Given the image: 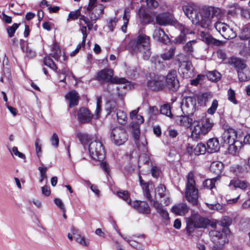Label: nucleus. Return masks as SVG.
I'll use <instances>...</instances> for the list:
<instances>
[{"label": "nucleus", "mask_w": 250, "mask_h": 250, "mask_svg": "<svg viewBox=\"0 0 250 250\" xmlns=\"http://www.w3.org/2000/svg\"><path fill=\"white\" fill-rule=\"evenodd\" d=\"M185 15L191 20L193 24L198 25L204 28H209L211 24L212 19L220 16V9L214 7H208L202 9L200 15L195 6L187 4L183 6Z\"/></svg>", "instance_id": "obj_1"}, {"label": "nucleus", "mask_w": 250, "mask_h": 250, "mask_svg": "<svg viewBox=\"0 0 250 250\" xmlns=\"http://www.w3.org/2000/svg\"><path fill=\"white\" fill-rule=\"evenodd\" d=\"M150 38L144 34H139L136 38L130 41L128 50L132 55L142 54L145 60H148L151 54L149 44Z\"/></svg>", "instance_id": "obj_2"}, {"label": "nucleus", "mask_w": 250, "mask_h": 250, "mask_svg": "<svg viewBox=\"0 0 250 250\" xmlns=\"http://www.w3.org/2000/svg\"><path fill=\"white\" fill-rule=\"evenodd\" d=\"M213 125V123L204 114L201 117L197 118L193 121L190 128L192 137L197 139L201 136L206 135L211 129Z\"/></svg>", "instance_id": "obj_3"}, {"label": "nucleus", "mask_w": 250, "mask_h": 250, "mask_svg": "<svg viewBox=\"0 0 250 250\" xmlns=\"http://www.w3.org/2000/svg\"><path fill=\"white\" fill-rule=\"evenodd\" d=\"M88 150L92 159L101 161V167L108 174L110 172L109 166L106 162L103 161L104 158L105 151L102 143L97 141L90 142L88 146Z\"/></svg>", "instance_id": "obj_4"}, {"label": "nucleus", "mask_w": 250, "mask_h": 250, "mask_svg": "<svg viewBox=\"0 0 250 250\" xmlns=\"http://www.w3.org/2000/svg\"><path fill=\"white\" fill-rule=\"evenodd\" d=\"M113 71L111 69L105 68L99 71L97 74V79L99 81L118 83L121 85L117 86V89H125L128 85V81L124 78L113 77Z\"/></svg>", "instance_id": "obj_5"}, {"label": "nucleus", "mask_w": 250, "mask_h": 250, "mask_svg": "<svg viewBox=\"0 0 250 250\" xmlns=\"http://www.w3.org/2000/svg\"><path fill=\"white\" fill-rule=\"evenodd\" d=\"M198 190L195 187L193 174L189 173L187 177L185 196L187 200L193 205L198 204Z\"/></svg>", "instance_id": "obj_6"}, {"label": "nucleus", "mask_w": 250, "mask_h": 250, "mask_svg": "<svg viewBox=\"0 0 250 250\" xmlns=\"http://www.w3.org/2000/svg\"><path fill=\"white\" fill-rule=\"evenodd\" d=\"M209 224V221L199 214L193 215L187 225L186 229L188 234L193 231V228H205Z\"/></svg>", "instance_id": "obj_7"}, {"label": "nucleus", "mask_w": 250, "mask_h": 250, "mask_svg": "<svg viewBox=\"0 0 250 250\" xmlns=\"http://www.w3.org/2000/svg\"><path fill=\"white\" fill-rule=\"evenodd\" d=\"M110 138L115 145L121 146L128 140V134L125 128L122 127H116L112 129Z\"/></svg>", "instance_id": "obj_8"}, {"label": "nucleus", "mask_w": 250, "mask_h": 250, "mask_svg": "<svg viewBox=\"0 0 250 250\" xmlns=\"http://www.w3.org/2000/svg\"><path fill=\"white\" fill-rule=\"evenodd\" d=\"M197 99L195 97H187L184 98L181 105L183 113L192 115L196 109Z\"/></svg>", "instance_id": "obj_9"}, {"label": "nucleus", "mask_w": 250, "mask_h": 250, "mask_svg": "<svg viewBox=\"0 0 250 250\" xmlns=\"http://www.w3.org/2000/svg\"><path fill=\"white\" fill-rule=\"evenodd\" d=\"M214 27L222 36L226 39H233L236 36V34L233 29L224 22H217L215 24Z\"/></svg>", "instance_id": "obj_10"}, {"label": "nucleus", "mask_w": 250, "mask_h": 250, "mask_svg": "<svg viewBox=\"0 0 250 250\" xmlns=\"http://www.w3.org/2000/svg\"><path fill=\"white\" fill-rule=\"evenodd\" d=\"M97 0H89L87 10L89 12V16L91 21H96L104 11L101 4L96 5Z\"/></svg>", "instance_id": "obj_11"}, {"label": "nucleus", "mask_w": 250, "mask_h": 250, "mask_svg": "<svg viewBox=\"0 0 250 250\" xmlns=\"http://www.w3.org/2000/svg\"><path fill=\"white\" fill-rule=\"evenodd\" d=\"M166 85L169 89L173 91H177L179 88L180 84L175 70L172 69L167 73L166 77Z\"/></svg>", "instance_id": "obj_12"}, {"label": "nucleus", "mask_w": 250, "mask_h": 250, "mask_svg": "<svg viewBox=\"0 0 250 250\" xmlns=\"http://www.w3.org/2000/svg\"><path fill=\"white\" fill-rule=\"evenodd\" d=\"M221 138L223 143L227 145L234 143L236 140H238L236 130L231 128L225 130L222 135Z\"/></svg>", "instance_id": "obj_13"}, {"label": "nucleus", "mask_w": 250, "mask_h": 250, "mask_svg": "<svg viewBox=\"0 0 250 250\" xmlns=\"http://www.w3.org/2000/svg\"><path fill=\"white\" fill-rule=\"evenodd\" d=\"M77 117L81 124H87L90 122L93 115L87 108L82 107L78 111Z\"/></svg>", "instance_id": "obj_14"}, {"label": "nucleus", "mask_w": 250, "mask_h": 250, "mask_svg": "<svg viewBox=\"0 0 250 250\" xmlns=\"http://www.w3.org/2000/svg\"><path fill=\"white\" fill-rule=\"evenodd\" d=\"M50 56L57 62H63L66 60V56L64 53L62 54V51L59 45L56 43L53 44L51 53L50 54Z\"/></svg>", "instance_id": "obj_15"}, {"label": "nucleus", "mask_w": 250, "mask_h": 250, "mask_svg": "<svg viewBox=\"0 0 250 250\" xmlns=\"http://www.w3.org/2000/svg\"><path fill=\"white\" fill-rule=\"evenodd\" d=\"M153 38L161 42L167 43L169 42V39L164 30L159 27H156L153 31Z\"/></svg>", "instance_id": "obj_16"}, {"label": "nucleus", "mask_w": 250, "mask_h": 250, "mask_svg": "<svg viewBox=\"0 0 250 250\" xmlns=\"http://www.w3.org/2000/svg\"><path fill=\"white\" fill-rule=\"evenodd\" d=\"M148 87L153 91H159L164 86L163 82L160 77H155L147 82Z\"/></svg>", "instance_id": "obj_17"}, {"label": "nucleus", "mask_w": 250, "mask_h": 250, "mask_svg": "<svg viewBox=\"0 0 250 250\" xmlns=\"http://www.w3.org/2000/svg\"><path fill=\"white\" fill-rule=\"evenodd\" d=\"M138 14L140 22L143 24H149L153 21L154 16L147 13L146 10L143 8L139 9Z\"/></svg>", "instance_id": "obj_18"}, {"label": "nucleus", "mask_w": 250, "mask_h": 250, "mask_svg": "<svg viewBox=\"0 0 250 250\" xmlns=\"http://www.w3.org/2000/svg\"><path fill=\"white\" fill-rule=\"evenodd\" d=\"M249 185L248 182L246 181L238 179H233L230 181L228 187L230 189H234L239 188L242 190H245L248 187Z\"/></svg>", "instance_id": "obj_19"}, {"label": "nucleus", "mask_w": 250, "mask_h": 250, "mask_svg": "<svg viewBox=\"0 0 250 250\" xmlns=\"http://www.w3.org/2000/svg\"><path fill=\"white\" fill-rule=\"evenodd\" d=\"M185 115H181L176 116L175 117V122L179 125L184 126L186 128L190 127L191 128L192 124L193 123V119L188 115L184 114Z\"/></svg>", "instance_id": "obj_20"}, {"label": "nucleus", "mask_w": 250, "mask_h": 250, "mask_svg": "<svg viewBox=\"0 0 250 250\" xmlns=\"http://www.w3.org/2000/svg\"><path fill=\"white\" fill-rule=\"evenodd\" d=\"M133 207L141 213L149 214L150 208L146 202L136 201L133 202Z\"/></svg>", "instance_id": "obj_21"}, {"label": "nucleus", "mask_w": 250, "mask_h": 250, "mask_svg": "<svg viewBox=\"0 0 250 250\" xmlns=\"http://www.w3.org/2000/svg\"><path fill=\"white\" fill-rule=\"evenodd\" d=\"M201 40L208 44H213L216 46H220L223 43L221 41L213 38L209 34L201 32L200 33Z\"/></svg>", "instance_id": "obj_22"}, {"label": "nucleus", "mask_w": 250, "mask_h": 250, "mask_svg": "<svg viewBox=\"0 0 250 250\" xmlns=\"http://www.w3.org/2000/svg\"><path fill=\"white\" fill-rule=\"evenodd\" d=\"M157 23L161 25H166L172 21V16L168 13H163L158 14L156 17Z\"/></svg>", "instance_id": "obj_23"}, {"label": "nucleus", "mask_w": 250, "mask_h": 250, "mask_svg": "<svg viewBox=\"0 0 250 250\" xmlns=\"http://www.w3.org/2000/svg\"><path fill=\"white\" fill-rule=\"evenodd\" d=\"M207 151L212 153L217 152L220 149V144L217 138L209 139L207 143Z\"/></svg>", "instance_id": "obj_24"}, {"label": "nucleus", "mask_w": 250, "mask_h": 250, "mask_svg": "<svg viewBox=\"0 0 250 250\" xmlns=\"http://www.w3.org/2000/svg\"><path fill=\"white\" fill-rule=\"evenodd\" d=\"M65 99L69 102V107L71 108L78 104L79 96L76 91H71L65 96Z\"/></svg>", "instance_id": "obj_25"}, {"label": "nucleus", "mask_w": 250, "mask_h": 250, "mask_svg": "<svg viewBox=\"0 0 250 250\" xmlns=\"http://www.w3.org/2000/svg\"><path fill=\"white\" fill-rule=\"evenodd\" d=\"M171 211L176 215H183L188 212V208L186 204L180 203L173 206Z\"/></svg>", "instance_id": "obj_26"}, {"label": "nucleus", "mask_w": 250, "mask_h": 250, "mask_svg": "<svg viewBox=\"0 0 250 250\" xmlns=\"http://www.w3.org/2000/svg\"><path fill=\"white\" fill-rule=\"evenodd\" d=\"M153 206L160 216L165 219L169 218L168 213L165 208L157 201H153Z\"/></svg>", "instance_id": "obj_27"}, {"label": "nucleus", "mask_w": 250, "mask_h": 250, "mask_svg": "<svg viewBox=\"0 0 250 250\" xmlns=\"http://www.w3.org/2000/svg\"><path fill=\"white\" fill-rule=\"evenodd\" d=\"M224 165L222 163L219 161L213 162L210 166V170L211 172L219 177L220 179V174L223 169Z\"/></svg>", "instance_id": "obj_28"}, {"label": "nucleus", "mask_w": 250, "mask_h": 250, "mask_svg": "<svg viewBox=\"0 0 250 250\" xmlns=\"http://www.w3.org/2000/svg\"><path fill=\"white\" fill-rule=\"evenodd\" d=\"M209 234L214 245L221 246L223 245V243L220 241L223 235L222 232L216 230H212L209 231Z\"/></svg>", "instance_id": "obj_29"}, {"label": "nucleus", "mask_w": 250, "mask_h": 250, "mask_svg": "<svg viewBox=\"0 0 250 250\" xmlns=\"http://www.w3.org/2000/svg\"><path fill=\"white\" fill-rule=\"evenodd\" d=\"M229 62L237 69V73L238 72V70H241L247 66L242 60L235 57L231 58L229 60Z\"/></svg>", "instance_id": "obj_30"}, {"label": "nucleus", "mask_w": 250, "mask_h": 250, "mask_svg": "<svg viewBox=\"0 0 250 250\" xmlns=\"http://www.w3.org/2000/svg\"><path fill=\"white\" fill-rule=\"evenodd\" d=\"M228 145H229L228 151L229 153L234 155L238 152L240 148H241L242 146V142L238 140L234 142V143H230Z\"/></svg>", "instance_id": "obj_31"}, {"label": "nucleus", "mask_w": 250, "mask_h": 250, "mask_svg": "<svg viewBox=\"0 0 250 250\" xmlns=\"http://www.w3.org/2000/svg\"><path fill=\"white\" fill-rule=\"evenodd\" d=\"M237 74L240 82H246L250 79V69L247 66L241 70H238Z\"/></svg>", "instance_id": "obj_32"}, {"label": "nucleus", "mask_w": 250, "mask_h": 250, "mask_svg": "<svg viewBox=\"0 0 250 250\" xmlns=\"http://www.w3.org/2000/svg\"><path fill=\"white\" fill-rule=\"evenodd\" d=\"M212 95L209 92H206L198 96L197 100L201 106L206 105L212 99Z\"/></svg>", "instance_id": "obj_33"}, {"label": "nucleus", "mask_w": 250, "mask_h": 250, "mask_svg": "<svg viewBox=\"0 0 250 250\" xmlns=\"http://www.w3.org/2000/svg\"><path fill=\"white\" fill-rule=\"evenodd\" d=\"M239 37L241 40L250 39V24H246L242 28Z\"/></svg>", "instance_id": "obj_34"}, {"label": "nucleus", "mask_w": 250, "mask_h": 250, "mask_svg": "<svg viewBox=\"0 0 250 250\" xmlns=\"http://www.w3.org/2000/svg\"><path fill=\"white\" fill-rule=\"evenodd\" d=\"M131 132L133 137L135 141V143L138 146L139 148H141V146L139 145V140L140 134V131L138 125H131Z\"/></svg>", "instance_id": "obj_35"}, {"label": "nucleus", "mask_w": 250, "mask_h": 250, "mask_svg": "<svg viewBox=\"0 0 250 250\" xmlns=\"http://www.w3.org/2000/svg\"><path fill=\"white\" fill-rule=\"evenodd\" d=\"M117 104L114 101H110L106 104V110L107 112V114H111L113 116L114 114L117 111Z\"/></svg>", "instance_id": "obj_36"}, {"label": "nucleus", "mask_w": 250, "mask_h": 250, "mask_svg": "<svg viewBox=\"0 0 250 250\" xmlns=\"http://www.w3.org/2000/svg\"><path fill=\"white\" fill-rule=\"evenodd\" d=\"M77 136L83 145L90 143L93 139L91 136L84 133H79Z\"/></svg>", "instance_id": "obj_37"}, {"label": "nucleus", "mask_w": 250, "mask_h": 250, "mask_svg": "<svg viewBox=\"0 0 250 250\" xmlns=\"http://www.w3.org/2000/svg\"><path fill=\"white\" fill-rule=\"evenodd\" d=\"M178 61L179 67L181 69H184V71H183V73H188V71L191 70L192 65L190 62L188 61L182 62L180 58L179 59Z\"/></svg>", "instance_id": "obj_38"}, {"label": "nucleus", "mask_w": 250, "mask_h": 250, "mask_svg": "<svg viewBox=\"0 0 250 250\" xmlns=\"http://www.w3.org/2000/svg\"><path fill=\"white\" fill-rule=\"evenodd\" d=\"M219 177L216 176L215 177L211 178V179H208L204 181L203 183V185L205 187L207 188L212 189L214 188H215V183L217 181L219 180Z\"/></svg>", "instance_id": "obj_39"}, {"label": "nucleus", "mask_w": 250, "mask_h": 250, "mask_svg": "<svg viewBox=\"0 0 250 250\" xmlns=\"http://www.w3.org/2000/svg\"><path fill=\"white\" fill-rule=\"evenodd\" d=\"M118 122L121 125H125L127 122V116L126 113L121 110H118L115 113Z\"/></svg>", "instance_id": "obj_40"}, {"label": "nucleus", "mask_w": 250, "mask_h": 250, "mask_svg": "<svg viewBox=\"0 0 250 250\" xmlns=\"http://www.w3.org/2000/svg\"><path fill=\"white\" fill-rule=\"evenodd\" d=\"M207 151V147L203 143H199L194 148L193 153L195 155L204 154Z\"/></svg>", "instance_id": "obj_41"}, {"label": "nucleus", "mask_w": 250, "mask_h": 250, "mask_svg": "<svg viewBox=\"0 0 250 250\" xmlns=\"http://www.w3.org/2000/svg\"><path fill=\"white\" fill-rule=\"evenodd\" d=\"M241 56L245 57H250V39L247 42H245L243 48L240 51Z\"/></svg>", "instance_id": "obj_42"}, {"label": "nucleus", "mask_w": 250, "mask_h": 250, "mask_svg": "<svg viewBox=\"0 0 250 250\" xmlns=\"http://www.w3.org/2000/svg\"><path fill=\"white\" fill-rule=\"evenodd\" d=\"M207 76L210 81H218L221 78V74L217 71H213L209 72L207 74Z\"/></svg>", "instance_id": "obj_43"}, {"label": "nucleus", "mask_w": 250, "mask_h": 250, "mask_svg": "<svg viewBox=\"0 0 250 250\" xmlns=\"http://www.w3.org/2000/svg\"><path fill=\"white\" fill-rule=\"evenodd\" d=\"M196 42L195 40L188 42L184 46L185 51L188 54H192L194 51V45Z\"/></svg>", "instance_id": "obj_44"}, {"label": "nucleus", "mask_w": 250, "mask_h": 250, "mask_svg": "<svg viewBox=\"0 0 250 250\" xmlns=\"http://www.w3.org/2000/svg\"><path fill=\"white\" fill-rule=\"evenodd\" d=\"M155 192L157 193L161 198H163L167 196L168 194V191L166 190V187L162 184H160L155 189Z\"/></svg>", "instance_id": "obj_45"}, {"label": "nucleus", "mask_w": 250, "mask_h": 250, "mask_svg": "<svg viewBox=\"0 0 250 250\" xmlns=\"http://www.w3.org/2000/svg\"><path fill=\"white\" fill-rule=\"evenodd\" d=\"M230 170L235 175L240 176L244 172L245 168L242 166L237 165L231 166Z\"/></svg>", "instance_id": "obj_46"}, {"label": "nucleus", "mask_w": 250, "mask_h": 250, "mask_svg": "<svg viewBox=\"0 0 250 250\" xmlns=\"http://www.w3.org/2000/svg\"><path fill=\"white\" fill-rule=\"evenodd\" d=\"M44 64L54 71H56L57 67L53 61L49 57H45L43 59Z\"/></svg>", "instance_id": "obj_47"}, {"label": "nucleus", "mask_w": 250, "mask_h": 250, "mask_svg": "<svg viewBox=\"0 0 250 250\" xmlns=\"http://www.w3.org/2000/svg\"><path fill=\"white\" fill-rule=\"evenodd\" d=\"M76 230H73V235L76 242L80 244L81 245L84 246L88 245V244L86 242L84 237H82L80 234H76Z\"/></svg>", "instance_id": "obj_48"}, {"label": "nucleus", "mask_w": 250, "mask_h": 250, "mask_svg": "<svg viewBox=\"0 0 250 250\" xmlns=\"http://www.w3.org/2000/svg\"><path fill=\"white\" fill-rule=\"evenodd\" d=\"M160 112L161 114L165 115L171 118L172 117L170 105L168 104H164L161 107Z\"/></svg>", "instance_id": "obj_49"}, {"label": "nucleus", "mask_w": 250, "mask_h": 250, "mask_svg": "<svg viewBox=\"0 0 250 250\" xmlns=\"http://www.w3.org/2000/svg\"><path fill=\"white\" fill-rule=\"evenodd\" d=\"M191 33H192V32L190 31L188 27H183L181 31L180 35L177 39H176V42L179 43L182 42L184 40H185L184 38L186 34Z\"/></svg>", "instance_id": "obj_50"}, {"label": "nucleus", "mask_w": 250, "mask_h": 250, "mask_svg": "<svg viewBox=\"0 0 250 250\" xmlns=\"http://www.w3.org/2000/svg\"><path fill=\"white\" fill-rule=\"evenodd\" d=\"M175 48H171L166 53L161 55V58L164 60H169L171 59L174 55Z\"/></svg>", "instance_id": "obj_51"}, {"label": "nucleus", "mask_w": 250, "mask_h": 250, "mask_svg": "<svg viewBox=\"0 0 250 250\" xmlns=\"http://www.w3.org/2000/svg\"><path fill=\"white\" fill-rule=\"evenodd\" d=\"M218 106V101L216 99L214 100L212 102L211 106L208 109V113L211 115L213 114L215 112Z\"/></svg>", "instance_id": "obj_52"}, {"label": "nucleus", "mask_w": 250, "mask_h": 250, "mask_svg": "<svg viewBox=\"0 0 250 250\" xmlns=\"http://www.w3.org/2000/svg\"><path fill=\"white\" fill-rule=\"evenodd\" d=\"M19 24H18L17 23H14L12 25V26H9L7 28V33L8 34V36L9 37L11 38L14 36V35L15 33V31L19 27Z\"/></svg>", "instance_id": "obj_53"}, {"label": "nucleus", "mask_w": 250, "mask_h": 250, "mask_svg": "<svg viewBox=\"0 0 250 250\" xmlns=\"http://www.w3.org/2000/svg\"><path fill=\"white\" fill-rule=\"evenodd\" d=\"M118 195L119 196V197L122 198L123 200L125 201L129 204L130 203L131 200L130 199L128 191H119L118 192Z\"/></svg>", "instance_id": "obj_54"}, {"label": "nucleus", "mask_w": 250, "mask_h": 250, "mask_svg": "<svg viewBox=\"0 0 250 250\" xmlns=\"http://www.w3.org/2000/svg\"><path fill=\"white\" fill-rule=\"evenodd\" d=\"M80 13L81 12L79 10L70 12L68 15L67 21H69L70 20H75L78 19L80 16Z\"/></svg>", "instance_id": "obj_55"}, {"label": "nucleus", "mask_w": 250, "mask_h": 250, "mask_svg": "<svg viewBox=\"0 0 250 250\" xmlns=\"http://www.w3.org/2000/svg\"><path fill=\"white\" fill-rule=\"evenodd\" d=\"M127 242H128L132 247L138 250H144V246L141 244L135 241L127 240Z\"/></svg>", "instance_id": "obj_56"}, {"label": "nucleus", "mask_w": 250, "mask_h": 250, "mask_svg": "<svg viewBox=\"0 0 250 250\" xmlns=\"http://www.w3.org/2000/svg\"><path fill=\"white\" fill-rule=\"evenodd\" d=\"M50 142L51 145L55 147H58L59 143V139L58 136V135L56 133H54L51 136V137L50 138Z\"/></svg>", "instance_id": "obj_57"}, {"label": "nucleus", "mask_w": 250, "mask_h": 250, "mask_svg": "<svg viewBox=\"0 0 250 250\" xmlns=\"http://www.w3.org/2000/svg\"><path fill=\"white\" fill-rule=\"evenodd\" d=\"M228 99L233 104H236L235 93L233 90L230 88L228 91Z\"/></svg>", "instance_id": "obj_58"}, {"label": "nucleus", "mask_w": 250, "mask_h": 250, "mask_svg": "<svg viewBox=\"0 0 250 250\" xmlns=\"http://www.w3.org/2000/svg\"><path fill=\"white\" fill-rule=\"evenodd\" d=\"M38 169L40 172V174H41V178L40 179V181L41 182H42L44 179H46L47 178L46 172L47 171V167H40L38 168Z\"/></svg>", "instance_id": "obj_59"}, {"label": "nucleus", "mask_w": 250, "mask_h": 250, "mask_svg": "<svg viewBox=\"0 0 250 250\" xmlns=\"http://www.w3.org/2000/svg\"><path fill=\"white\" fill-rule=\"evenodd\" d=\"M101 103H102V97L100 96L97 98V105H96V109L95 111L96 114V119L99 118V114L101 111Z\"/></svg>", "instance_id": "obj_60"}, {"label": "nucleus", "mask_w": 250, "mask_h": 250, "mask_svg": "<svg viewBox=\"0 0 250 250\" xmlns=\"http://www.w3.org/2000/svg\"><path fill=\"white\" fill-rule=\"evenodd\" d=\"M35 145L37 155L39 157L42 152V146L40 144V140L39 138L36 139Z\"/></svg>", "instance_id": "obj_61"}, {"label": "nucleus", "mask_w": 250, "mask_h": 250, "mask_svg": "<svg viewBox=\"0 0 250 250\" xmlns=\"http://www.w3.org/2000/svg\"><path fill=\"white\" fill-rule=\"evenodd\" d=\"M81 32L83 34V41L82 44L83 45H85L86 39L87 36V28L85 26H82L80 29Z\"/></svg>", "instance_id": "obj_62"}, {"label": "nucleus", "mask_w": 250, "mask_h": 250, "mask_svg": "<svg viewBox=\"0 0 250 250\" xmlns=\"http://www.w3.org/2000/svg\"><path fill=\"white\" fill-rule=\"evenodd\" d=\"M54 203L55 205L59 208L61 209H62L63 212H65L66 211L65 208L64 207V205L62 202V201L59 198H55L54 199Z\"/></svg>", "instance_id": "obj_63"}, {"label": "nucleus", "mask_w": 250, "mask_h": 250, "mask_svg": "<svg viewBox=\"0 0 250 250\" xmlns=\"http://www.w3.org/2000/svg\"><path fill=\"white\" fill-rule=\"evenodd\" d=\"M148 7L155 9L158 6V2L156 0H146Z\"/></svg>", "instance_id": "obj_64"}]
</instances>
